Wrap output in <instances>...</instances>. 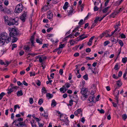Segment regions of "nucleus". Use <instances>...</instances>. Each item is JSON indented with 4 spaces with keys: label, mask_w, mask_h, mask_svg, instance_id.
Returning a JSON list of instances; mask_svg holds the SVG:
<instances>
[{
    "label": "nucleus",
    "mask_w": 127,
    "mask_h": 127,
    "mask_svg": "<svg viewBox=\"0 0 127 127\" xmlns=\"http://www.w3.org/2000/svg\"><path fill=\"white\" fill-rule=\"evenodd\" d=\"M9 33V36L8 37L7 33L5 32L2 33L0 36V45L1 46L3 45L5 42L6 43H8L11 40V37H14L17 35L18 33L16 30L14 28H12L11 31H10Z\"/></svg>",
    "instance_id": "f257e3e1"
},
{
    "label": "nucleus",
    "mask_w": 127,
    "mask_h": 127,
    "mask_svg": "<svg viewBox=\"0 0 127 127\" xmlns=\"http://www.w3.org/2000/svg\"><path fill=\"white\" fill-rule=\"evenodd\" d=\"M88 91V89L85 88H82L81 93L82 95H88L87 93Z\"/></svg>",
    "instance_id": "f03ea898"
},
{
    "label": "nucleus",
    "mask_w": 127,
    "mask_h": 127,
    "mask_svg": "<svg viewBox=\"0 0 127 127\" xmlns=\"http://www.w3.org/2000/svg\"><path fill=\"white\" fill-rule=\"evenodd\" d=\"M27 17V14L25 12L20 17V19L21 20L24 22H25L26 20V19Z\"/></svg>",
    "instance_id": "7ed1b4c3"
},
{
    "label": "nucleus",
    "mask_w": 127,
    "mask_h": 127,
    "mask_svg": "<svg viewBox=\"0 0 127 127\" xmlns=\"http://www.w3.org/2000/svg\"><path fill=\"white\" fill-rule=\"evenodd\" d=\"M20 5H19L18 6H17L15 8V12L16 13H20L22 11L23 9V7L21 6V7H20Z\"/></svg>",
    "instance_id": "20e7f679"
},
{
    "label": "nucleus",
    "mask_w": 127,
    "mask_h": 127,
    "mask_svg": "<svg viewBox=\"0 0 127 127\" xmlns=\"http://www.w3.org/2000/svg\"><path fill=\"white\" fill-rule=\"evenodd\" d=\"M108 14H106L104 15L103 16V17H102V18H101L100 19H99V17L98 16L96 17H95V19L94 20L95 23H97L98 21H101L104 18L106 17Z\"/></svg>",
    "instance_id": "39448f33"
},
{
    "label": "nucleus",
    "mask_w": 127,
    "mask_h": 127,
    "mask_svg": "<svg viewBox=\"0 0 127 127\" xmlns=\"http://www.w3.org/2000/svg\"><path fill=\"white\" fill-rule=\"evenodd\" d=\"M53 14L50 11H48L47 13V18L50 19H52L53 17Z\"/></svg>",
    "instance_id": "423d86ee"
},
{
    "label": "nucleus",
    "mask_w": 127,
    "mask_h": 127,
    "mask_svg": "<svg viewBox=\"0 0 127 127\" xmlns=\"http://www.w3.org/2000/svg\"><path fill=\"white\" fill-rule=\"evenodd\" d=\"M15 19H16V18L10 19L9 20V22H8L9 23L8 24V25L10 26L11 25H14V22L15 21Z\"/></svg>",
    "instance_id": "0eeeda50"
},
{
    "label": "nucleus",
    "mask_w": 127,
    "mask_h": 127,
    "mask_svg": "<svg viewBox=\"0 0 127 127\" xmlns=\"http://www.w3.org/2000/svg\"><path fill=\"white\" fill-rule=\"evenodd\" d=\"M11 10L10 9L7 8L5 7L3 12L10 14L11 13Z\"/></svg>",
    "instance_id": "6e6552de"
},
{
    "label": "nucleus",
    "mask_w": 127,
    "mask_h": 127,
    "mask_svg": "<svg viewBox=\"0 0 127 127\" xmlns=\"http://www.w3.org/2000/svg\"><path fill=\"white\" fill-rule=\"evenodd\" d=\"M3 17L5 23H6V22L8 25V24L9 23L8 22H8H9V20H8V17L7 16H3Z\"/></svg>",
    "instance_id": "1a4fd4ad"
},
{
    "label": "nucleus",
    "mask_w": 127,
    "mask_h": 127,
    "mask_svg": "<svg viewBox=\"0 0 127 127\" xmlns=\"http://www.w3.org/2000/svg\"><path fill=\"white\" fill-rule=\"evenodd\" d=\"M94 98L95 97L94 96H91L88 98V100L90 102H92L94 103Z\"/></svg>",
    "instance_id": "9d476101"
},
{
    "label": "nucleus",
    "mask_w": 127,
    "mask_h": 127,
    "mask_svg": "<svg viewBox=\"0 0 127 127\" xmlns=\"http://www.w3.org/2000/svg\"><path fill=\"white\" fill-rule=\"evenodd\" d=\"M24 49L26 50V51L27 52H29L31 51L30 47L29 46H24Z\"/></svg>",
    "instance_id": "9b49d317"
},
{
    "label": "nucleus",
    "mask_w": 127,
    "mask_h": 127,
    "mask_svg": "<svg viewBox=\"0 0 127 127\" xmlns=\"http://www.w3.org/2000/svg\"><path fill=\"white\" fill-rule=\"evenodd\" d=\"M20 125V127H27L26 124L23 122H20L19 124Z\"/></svg>",
    "instance_id": "f8f14e48"
},
{
    "label": "nucleus",
    "mask_w": 127,
    "mask_h": 127,
    "mask_svg": "<svg viewBox=\"0 0 127 127\" xmlns=\"http://www.w3.org/2000/svg\"><path fill=\"white\" fill-rule=\"evenodd\" d=\"M68 5V3L67 2H65L63 6V8L64 10H66L67 8Z\"/></svg>",
    "instance_id": "ddd939ff"
},
{
    "label": "nucleus",
    "mask_w": 127,
    "mask_h": 127,
    "mask_svg": "<svg viewBox=\"0 0 127 127\" xmlns=\"http://www.w3.org/2000/svg\"><path fill=\"white\" fill-rule=\"evenodd\" d=\"M88 37L87 36H79V38L77 40V41H79L80 40H82L87 38Z\"/></svg>",
    "instance_id": "4468645a"
},
{
    "label": "nucleus",
    "mask_w": 127,
    "mask_h": 127,
    "mask_svg": "<svg viewBox=\"0 0 127 127\" xmlns=\"http://www.w3.org/2000/svg\"><path fill=\"white\" fill-rule=\"evenodd\" d=\"M88 97V95H82L81 96V99L83 100L86 99Z\"/></svg>",
    "instance_id": "2eb2a0df"
},
{
    "label": "nucleus",
    "mask_w": 127,
    "mask_h": 127,
    "mask_svg": "<svg viewBox=\"0 0 127 127\" xmlns=\"http://www.w3.org/2000/svg\"><path fill=\"white\" fill-rule=\"evenodd\" d=\"M17 94L18 96L22 95H23V93L22 90H21L20 91H18L17 92Z\"/></svg>",
    "instance_id": "dca6fc26"
},
{
    "label": "nucleus",
    "mask_w": 127,
    "mask_h": 127,
    "mask_svg": "<svg viewBox=\"0 0 127 127\" xmlns=\"http://www.w3.org/2000/svg\"><path fill=\"white\" fill-rule=\"evenodd\" d=\"M34 121L33 120L32 121H31L30 123L32 127H36V125L35 124L36 122H34Z\"/></svg>",
    "instance_id": "f3484780"
},
{
    "label": "nucleus",
    "mask_w": 127,
    "mask_h": 127,
    "mask_svg": "<svg viewBox=\"0 0 127 127\" xmlns=\"http://www.w3.org/2000/svg\"><path fill=\"white\" fill-rule=\"evenodd\" d=\"M53 96V95L52 94H51L49 93H47L46 94V96L48 99L52 98Z\"/></svg>",
    "instance_id": "a211bd4d"
},
{
    "label": "nucleus",
    "mask_w": 127,
    "mask_h": 127,
    "mask_svg": "<svg viewBox=\"0 0 127 127\" xmlns=\"http://www.w3.org/2000/svg\"><path fill=\"white\" fill-rule=\"evenodd\" d=\"M96 2L95 1L94 2V4L95 5V6L94 8V10L95 11H98V10L99 8L97 6V4H96Z\"/></svg>",
    "instance_id": "6ab92c4d"
},
{
    "label": "nucleus",
    "mask_w": 127,
    "mask_h": 127,
    "mask_svg": "<svg viewBox=\"0 0 127 127\" xmlns=\"http://www.w3.org/2000/svg\"><path fill=\"white\" fill-rule=\"evenodd\" d=\"M5 6L3 5L2 4L0 5V11L3 12Z\"/></svg>",
    "instance_id": "aec40b11"
},
{
    "label": "nucleus",
    "mask_w": 127,
    "mask_h": 127,
    "mask_svg": "<svg viewBox=\"0 0 127 127\" xmlns=\"http://www.w3.org/2000/svg\"><path fill=\"white\" fill-rule=\"evenodd\" d=\"M72 9L73 8L71 7H70V10L68 12V15L69 16L71 15L72 13H73V10H72Z\"/></svg>",
    "instance_id": "412c9836"
},
{
    "label": "nucleus",
    "mask_w": 127,
    "mask_h": 127,
    "mask_svg": "<svg viewBox=\"0 0 127 127\" xmlns=\"http://www.w3.org/2000/svg\"><path fill=\"white\" fill-rule=\"evenodd\" d=\"M120 11H118L116 12H115L112 13L111 15L112 17L114 18L115 16L117 15V14Z\"/></svg>",
    "instance_id": "4be33fe9"
},
{
    "label": "nucleus",
    "mask_w": 127,
    "mask_h": 127,
    "mask_svg": "<svg viewBox=\"0 0 127 127\" xmlns=\"http://www.w3.org/2000/svg\"><path fill=\"white\" fill-rule=\"evenodd\" d=\"M9 87H9L7 89V90L8 91L7 92V93L8 94H11V92L13 91V89L11 88H9Z\"/></svg>",
    "instance_id": "5701e85b"
},
{
    "label": "nucleus",
    "mask_w": 127,
    "mask_h": 127,
    "mask_svg": "<svg viewBox=\"0 0 127 127\" xmlns=\"http://www.w3.org/2000/svg\"><path fill=\"white\" fill-rule=\"evenodd\" d=\"M57 104L56 102L55 101L54 99H53L52 100V102L51 104V106L53 105L54 106H56Z\"/></svg>",
    "instance_id": "b1692460"
},
{
    "label": "nucleus",
    "mask_w": 127,
    "mask_h": 127,
    "mask_svg": "<svg viewBox=\"0 0 127 127\" xmlns=\"http://www.w3.org/2000/svg\"><path fill=\"white\" fill-rule=\"evenodd\" d=\"M43 98H41L39 99L38 103L39 105H41L43 102Z\"/></svg>",
    "instance_id": "393cba45"
},
{
    "label": "nucleus",
    "mask_w": 127,
    "mask_h": 127,
    "mask_svg": "<svg viewBox=\"0 0 127 127\" xmlns=\"http://www.w3.org/2000/svg\"><path fill=\"white\" fill-rule=\"evenodd\" d=\"M23 119L22 118H18L17 120H15V121H14L13 123H16L18 121H23Z\"/></svg>",
    "instance_id": "a878e982"
},
{
    "label": "nucleus",
    "mask_w": 127,
    "mask_h": 127,
    "mask_svg": "<svg viewBox=\"0 0 127 127\" xmlns=\"http://www.w3.org/2000/svg\"><path fill=\"white\" fill-rule=\"evenodd\" d=\"M121 81V80H120L116 81L117 82V85L119 87L121 86L122 85V83L120 82Z\"/></svg>",
    "instance_id": "bb28decb"
},
{
    "label": "nucleus",
    "mask_w": 127,
    "mask_h": 127,
    "mask_svg": "<svg viewBox=\"0 0 127 127\" xmlns=\"http://www.w3.org/2000/svg\"><path fill=\"white\" fill-rule=\"evenodd\" d=\"M42 115L43 117H44L46 119H47L48 118V114L45 112L44 113L42 114Z\"/></svg>",
    "instance_id": "cd10ccee"
},
{
    "label": "nucleus",
    "mask_w": 127,
    "mask_h": 127,
    "mask_svg": "<svg viewBox=\"0 0 127 127\" xmlns=\"http://www.w3.org/2000/svg\"><path fill=\"white\" fill-rule=\"evenodd\" d=\"M34 39V37L33 36H31V38L30 40L31 41V43H32V45H34V42L33 41Z\"/></svg>",
    "instance_id": "c85d7f7f"
},
{
    "label": "nucleus",
    "mask_w": 127,
    "mask_h": 127,
    "mask_svg": "<svg viewBox=\"0 0 127 127\" xmlns=\"http://www.w3.org/2000/svg\"><path fill=\"white\" fill-rule=\"evenodd\" d=\"M122 61L123 63H125L127 61V57L123 58Z\"/></svg>",
    "instance_id": "c756f323"
},
{
    "label": "nucleus",
    "mask_w": 127,
    "mask_h": 127,
    "mask_svg": "<svg viewBox=\"0 0 127 127\" xmlns=\"http://www.w3.org/2000/svg\"><path fill=\"white\" fill-rule=\"evenodd\" d=\"M118 43L121 47H122L123 46L124 43L122 40H119V41Z\"/></svg>",
    "instance_id": "7c9ffc66"
},
{
    "label": "nucleus",
    "mask_w": 127,
    "mask_h": 127,
    "mask_svg": "<svg viewBox=\"0 0 127 127\" xmlns=\"http://www.w3.org/2000/svg\"><path fill=\"white\" fill-rule=\"evenodd\" d=\"M5 93L4 92L1 93L0 94V100L2 98L3 96L5 95Z\"/></svg>",
    "instance_id": "2f4dec72"
},
{
    "label": "nucleus",
    "mask_w": 127,
    "mask_h": 127,
    "mask_svg": "<svg viewBox=\"0 0 127 127\" xmlns=\"http://www.w3.org/2000/svg\"><path fill=\"white\" fill-rule=\"evenodd\" d=\"M36 42L37 43H39L40 44H42V42L40 40H39V39H38V38L36 39Z\"/></svg>",
    "instance_id": "473e14b6"
},
{
    "label": "nucleus",
    "mask_w": 127,
    "mask_h": 127,
    "mask_svg": "<svg viewBox=\"0 0 127 127\" xmlns=\"http://www.w3.org/2000/svg\"><path fill=\"white\" fill-rule=\"evenodd\" d=\"M42 90L43 91H42V92H43L45 94L47 93V90L44 87H43L42 88Z\"/></svg>",
    "instance_id": "72a5a7b5"
},
{
    "label": "nucleus",
    "mask_w": 127,
    "mask_h": 127,
    "mask_svg": "<svg viewBox=\"0 0 127 127\" xmlns=\"http://www.w3.org/2000/svg\"><path fill=\"white\" fill-rule=\"evenodd\" d=\"M83 77L84 79L86 80H87L88 78V75L87 74H86V75H84Z\"/></svg>",
    "instance_id": "f704fd0d"
},
{
    "label": "nucleus",
    "mask_w": 127,
    "mask_h": 127,
    "mask_svg": "<svg viewBox=\"0 0 127 127\" xmlns=\"http://www.w3.org/2000/svg\"><path fill=\"white\" fill-rule=\"evenodd\" d=\"M14 36L13 37L14 38L12 40V42L14 43L16 42L18 40V38H15Z\"/></svg>",
    "instance_id": "c9c22d12"
},
{
    "label": "nucleus",
    "mask_w": 127,
    "mask_h": 127,
    "mask_svg": "<svg viewBox=\"0 0 127 127\" xmlns=\"http://www.w3.org/2000/svg\"><path fill=\"white\" fill-rule=\"evenodd\" d=\"M38 54V53H28V54L27 56H28V55H30L32 56H35L36 55Z\"/></svg>",
    "instance_id": "e433bc0d"
},
{
    "label": "nucleus",
    "mask_w": 127,
    "mask_h": 127,
    "mask_svg": "<svg viewBox=\"0 0 127 127\" xmlns=\"http://www.w3.org/2000/svg\"><path fill=\"white\" fill-rule=\"evenodd\" d=\"M122 117L123 119L125 120L127 118V116L126 114H124L123 115Z\"/></svg>",
    "instance_id": "4c0bfd02"
},
{
    "label": "nucleus",
    "mask_w": 127,
    "mask_h": 127,
    "mask_svg": "<svg viewBox=\"0 0 127 127\" xmlns=\"http://www.w3.org/2000/svg\"><path fill=\"white\" fill-rule=\"evenodd\" d=\"M30 76L31 77L34 76L35 75V73L34 72H30Z\"/></svg>",
    "instance_id": "58836bf2"
},
{
    "label": "nucleus",
    "mask_w": 127,
    "mask_h": 127,
    "mask_svg": "<svg viewBox=\"0 0 127 127\" xmlns=\"http://www.w3.org/2000/svg\"><path fill=\"white\" fill-rule=\"evenodd\" d=\"M97 111H99L100 113H104L105 112V111L103 109H101L100 110L99 109H97Z\"/></svg>",
    "instance_id": "ea45409f"
},
{
    "label": "nucleus",
    "mask_w": 127,
    "mask_h": 127,
    "mask_svg": "<svg viewBox=\"0 0 127 127\" xmlns=\"http://www.w3.org/2000/svg\"><path fill=\"white\" fill-rule=\"evenodd\" d=\"M29 21H30V25L31 26V27H32V18L31 17L29 19Z\"/></svg>",
    "instance_id": "a19ab883"
},
{
    "label": "nucleus",
    "mask_w": 127,
    "mask_h": 127,
    "mask_svg": "<svg viewBox=\"0 0 127 127\" xmlns=\"http://www.w3.org/2000/svg\"><path fill=\"white\" fill-rule=\"evenodd\" d=\"M29 101L30 103L31 104H32L33 103V98L32 97L30 98L29 99Z\"/></svg>",
    "instance_id": "79ce46f5"
},
{
    "label": "nucleus",
    "mask_w": 127,
    "mask_h": 127,
    "mask_svg": "<svg viewBox=\"0 0 127 127\" xmlns=\"http://www.w3.org/2000/svg\"><path fill=\"white\" fill-rule=\"evenodd\" d=\"M109 43L108 41H106L104 42V46H106Z\"/></svg>",
    "instance_id": "37998d69"
},
{
    "label": "nucleus",
    "mask_w": 127,
    "mask_h": 127,
    "mask_svg": "<svg viewBox=\"0 0 127 127\" xmlns=\"http://www.w3.org/2000/svg\"><path fill=\"white\" fill-rule=\"evenodd\" d=\"M69 103L70 104H69V105L70 106H72L73 104V100L72 99H71L69 100Z\"/></svg>",
    "instance_id": "c03bdc74"
},
{
    "label": "nucleus",
    "mask_w": 127,
    "mask_h": 127,
    "mask_svg": "<svg viewBox=\"0 0 127 127\" xmlns=\"http://www.w3.org/2000/svg\"><path fill=\"white\" fill-rule=\"evenodd\" d=\"M65 84L67 88H68L70 86V84L69 83L67 82Z\"/></svg>",
    "instance_id": "a18cd8bd"
},
{
    "label": "nucleus",
    "mask_w": 127,
    "mask_h": 127,
    "mask_svg": "<svg viewBox=\"0 0 127 127\" xmlns=\"http://www.w3.org/2000/svg\"><path fill=\"white\" fill-rule=\"evenodd\" d=\"M114 69L116 70H118L119 69V68L118 67V65L117 64L115 65L114 67Z\"/></svg>",
    "instance_id": "49530a36"
},
{
    "label": "nucleus",
    "mask_w": 127,
    "mask_h": 127,
    "mask_svg": "<svg viewBox=\"0 0 127 127\" xmlns=\"http://www.w3.org/2000/svg\"><path fill=\"white\" fill-rule=\"evenodd\" d=\"M65 45L64 44H61L59 46V48H62L64 47Z\"/></svg>",
    "instance_id": "de8ad7c7"
},
{
    "label": "nucleus",
    "mask_w": 127,
    "mask_h": 127,
    "mask_svg": "<svg viewBox=\"0 0 127 127\" xmlns=\"http://www.w3.org/2000/svg\"><path fill=\"white\" fill-rule=\"evenodd\" d=\"M63 121L64 122H65L66 123H68L69 122V121L67 118H66L65 120H64V121Z\"/></svg>",
    "instance_id": "09e8293b"
},
{
    "label": "nucleus",
    "mask_w": 127,
    "mask_h": 127,
    "mask_svg": "<svg viewBox=\"0 0 127 127\" xmlns=\"http://www.w3.org/2000/svg\"><path fill=\"white\" fill-rule=\"evenodd\" d=\"M4 3L5 5L7 6L9 4L8 1V0H5L4 1Z\"/></svg>",
    "instance_id": "8fccbe9b"
},
{
    "label": "nucleus",
    "mask_w": 127,
    "mask_h": 127,
    "mask_svg": "<svg viewBox=\"0 0 127 127\" xmlns=\"http://www.w3.org/2000/svg\"><path fill=\"white\" fill-rule=\"evenodd\" d=\"M86 51L87 53H89L91 51V49L90 48H88L86 49Z\"/></svg>",
    "instance_id": "3c124183"
},
{
    "label": "nucleus",
    "mask_w": 127,
    "mask_h": 127,
    "mask_svg": "<svg viewBox=\"0 0 127 127\" xmlns=\"http://www.w3.org/2000/svg\"><path fill=\"white\" fill-rule=\"evenodd\" d=\"M37 85L38 86H39L41 85V82L39 80H38L37 82H36Z\"/></svg>",
    "instance_id": "603ef678"
},
{
    "label": "nucleus",
    "mask_w": 127,
    "mask_h": 127,
    "mask_svg": "<svg viewBox=\"0 0 127 127\" xmlns=\"http://www.w3.org/2000/svg\"><path fill=\"white\" fill-rule=\"evenodd\" d=\"M17 84L19 86H22L23 85V84L22 83L20 82V81H18L17 82Z\"/></svg>",
    "instance_id": "864d4df0"
},
{
    "label": "nucleus",
    "mask_w": 127,
    "mask_h": 127,
    "mask_svg": "<svg viewBox=\"0 0 127 127\" xmlns=\"http://www.w3.org/2000/svg\"><path fill=\"white\" fill-rule=\"evenodd\" d=\"M53 29V28L52 27H50L47 30V32H49L50 31L52 30Z\"/></svg>",
    "instance_id": "5fc2aeb1"
},
{
    "label": "nucleus",
    "mask_w": 127,
    "mask_h": 127,
    "mask_svg": "<svg viewBox=\"0 0 127 127\" xmlns=\"http://www.w3.org/2000/svg\"><path fill=\"white\" fill-rule=\"evenodd\" d=\"M95 36H92L90 38V39L89 41L90 42H92Z\"/></svg>",
    "instance_id": "6e6d98bb"
},
{
    "label": "nucleus",
    "mask_w": 127,
    "mask_h": 127,
    "mask_svg": "<svg viewBox=\"0 0 127 127\" xmlns=\"http://www.w3.org/2000/svg\"><path fill=\"white\" fill-rule=\"evenodd\" d=\"M120 36L122 38H126V36L123 33H122L121 34Z\"/></svg>",
    "instance_id": "4d7b16f0"
},
{
    "label": "nucleus",
    "mask_w": 127,
    "mask_h": 127,
    "mask_svg": "<svg viewBox=\"0 0 127 127\" xmlns=\"http://www.w3.org/2000/svg\"><path fill=\"white\" fill-rule=\"evenodd\" d=\"M75 41H73L72 40H71L70 41V44L71 45H73L74 44V43Z\"/></svg>",
    "instance_id": "13d9d810"
},
{
    "label": "nucleus",
    "mask_w": 127,
    "mask_h": 127,
    "mask_svg": "<svg viewBox=\"0 0 127 127\" xmlns=\"http://www.w3.org/2000/svg\"><path fill=\"white\" fill-rule=\"evenodd\" d=\"M122 71H120L119 72L118 74V77H121L122 75Z\"/></svg>",
    "instance_id": "bf43d9fd"
},
{
    "label": "nucleus",
    "mask_w": 127,
    "mask_h": 127,
    "mask_svg": "<svg viewBox=\"0 0 127 127\" xmlns=\"http://www.w3.org/2000/svg\"><path fill=\"white\" fill-rule=\"evenodd\" d=\"M95 58L94 57H93L92 58H90L89 57H86V59L87 60H88V59H88V60H92L93 59H94Z\"/></svg>",
    "instance_id": "052dcab7"
},
{
    "label": "nucleus",
    "mask_w": 127,
    "mask_h": 127,
    "mask_svg": "<svg viewBox=\"0 0 127 127\" xmlns=\"http://www.w3.org/2000/svg\"><path fill=\"white\" fill-rule=\"evenodd\" d=\"M83 19H81L78 23V24L80 25H82L83 23Z\"/></svg>",
    "instance_id": "680f3d73"
},
{
    "label": "nucleus",
    "mask_w": 127,
    "mask_h": 127,
    "mask_svg": "<svg viewBox=\"0 0 127 127\" xmlns=\"http://www.w3.org/2000/svg\"><path fill=\"white\" fill-rule=\"evenodd\" d=\"M24 52L23 51H21L19 52V54L20 56L24 54Z\"/></svg>",
    "instance_id": "e2e57ef3"
},
{
    "label": "nucleus",
    "mask_w": 127,
    "mask_h": 127,
    "mask_svg": "<svg viewBox=\"0 0 127 127\" xmlns=\"http://www.w3.org/2000/svg\"><path fill=\"white\" fill-rule=\"evenodd\" d=\"M22 83L24 85L26 86H27L28 85V84L25 81L22 82Z\"/></svg>",
    "instance_id": "0e129e2a"
},
{
    "label": "nucleus",
    "mask_w": 127,
    "mask_h": 127,
    "mask_svg": "<svg viewBox=\"0 0 127 127\" xmlns=\"http://www.w3.org/2000/svg\"><path fill=\"white\" fill-rule=\"evenodd\" d=\"M108 10L106 8H105L103 10V12L104 13H106L108 11Z\"/></svg>",
    "instance_id": "69168bd1"
},
{
    "label": "nucleus",
    "mask_w": 127,
    "mask_h": 127,
    "mask_svg": "<svg viewBox=\"0 0 127 127\" xmlns=\"http://www.w3.org/2000/svg\"><path fill=\"white\" fill-rule=\"evenodd\" d=\"M63 70L62 69H60L59 71V73L61 74L62 75L63 73Z\"/></svg>",
    "instance_id": "338daca9"
},
{
    "label": "nucleus",
    "mask_w": 127,
    "mask_h": 127,
    "mask_svg": "<svg viewBox=\"0 0 127 127\" xmlns=\"http://www.w3.org/2000/svg\"><path fill=\"white\" fill-rule=\"evenodd\" d=\"M113 77L116 79H118L119 78L118 77L116 76L115 74H113Z\"/></svg>",
    "instance_id": "774afa93"
}]
</instances>
